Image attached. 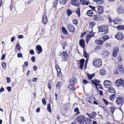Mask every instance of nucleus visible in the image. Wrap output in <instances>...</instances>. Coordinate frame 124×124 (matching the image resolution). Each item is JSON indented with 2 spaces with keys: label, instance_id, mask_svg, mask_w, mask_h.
<instances>
[{
  "label": "nucleus",
  "instance_id": "1",
  "mask_svg": "<svg viewBox=\"0 0 124 124\" xmlns=\"http://www.w3.org/2000/svg\"><path fill=\"white\" fill-rule=\"evenodd\" d=\"M93 65L96 67H99L102 65L101 61L99 59L94 60L93 62Z\"/></svg>",
  "mask_w": 124,
  "mask_h": 124
},
{
  "label": "nucleus",
  "instance_id": "2",
  "mask_svg": "<svg viewBox=\"0 0 124 124\" xmlns=\"http://www.w3.org/2000/svg\"><path fill=\"white\" fill-rule=\"evenodd\" d=\"M108 26H102L99 28V31L100 32H102L103 34H106L108 32Z\"/></svg>",
  "mask_w": 124,
  "mask_h": 124
},
{
  "label": "nucleus",
  "instance_id": "3",
  "mask_svg": "<svg viewBox=\"0 0 124 124\" xmlns=\"http://www.w3.org/2000/svg\"><path fill=\"white\" fill-rule=\"evenodd\" d=\"M77 120L80 124H83L85 123V118L84 116L81 115L77 117Z\"/></svg>",
  "mask_w": 124,
  "mask_h": 124
},
{
  "label": "nucleus",
  "instance_id": "4",
  "mask_svg": "<svg viewBox=\"0 0 124 124\" xmlns=\"http://www.w3.org/2000/svg\"><path fill=\"white\" fill-rule=\"evenodd\" d=\"M117 104L118 105H122L124 102V98L121 97H118L116 99Z\"/></svg>",
  "mask_w": 124,
  "mask_h": 124
},
{
  "label": "nucleus",
  "instance_id": "5",
  "mask_svg": "<svg viewBox=\"0 0 124 124\" xmlns=\"http://www.w3.org/2000/svg\"><path fill=\"white\" fill-rule=\"evenodd\" d=\"M103 84L105 88H108L111 86L112 83L110 81L105 80L104 81Z\"/></svg>",
  "mask_w": 124,
  "mask_h": 124
},
{
  "label": "nucleus",
  "instance_id": "6",
  "mask_svg": "<svg viewBox=\"0 0 124 124\" xmlns=\"http://www.w3.org/2000/svg\"><path fill=\"white\" fill-rule=\"evenodd\" d=\"M115 38L118 40H122L124 38L123 34L121 32H119L115 36Z\"/></svg>",
  "mask_w": 124,
  "mask_h": 124
},
{
  "label": "nucleus",
  "instance_id": "7",
  "mask_svg": "<svg viewBox=\"0 0 124 124\" xmlns=\"http://www.w3.org/2000/svg\"><path fill=\"white\" fill-rule=\"evenodd\" d=\"M108 19L110 22H113L115 24H119L120 23L121 20L119 19H116L114 20L111 19L110 18H109Z\"/></svg>",
  "mask_w": 124,
  "mask_h": 124
},
{
  "label": "nucleus",
  "instance_id": "8",
  "mask_svg": "<svg viewBox=\"0 0 124 124\" xmlns=\"http://www.w3.org/2000/svg\"><path fill=\"white\" fill-rule=\"evenodd\" d=\"M124 81L122 78H120L116 81L115 84L116 86H119L122 84Z\"/></svg>",
  "mask_w": 124,
  "mask_h": 124
},
{
  "label": "nucleus",
  "instance_id": "9",
  "mask_svg": "<svg viewBox=\"0 0 124 124\" xmlns=\"http://www.w3.org/2000/svg\"><path fill=\"white\" fill-rule=\"evenodd\" d=\"M67 28L69 31L71 32H73L75 31L74 27L71 24L68 25Z\"/></svg>",
  "mask_w": 124,
  "mask_h": 124
},
{
  "label": "nucleus",
  "instance_id": "10",
  "mask_svg": "<svg viewBox=\"0 0 124 124\" xmlns=\"http://www.w3.org/2000/svg\"><path fill=\"white\" fill-rule=\"evenodd\" d=\"M71 3L72 5L77 7L79 5V3L78 0H71Z\"/></svg>",
  "mask_w": 124,
  "mask_h": 124
},
{
  "label": "nucleus",
  "instance_id": "11",
  "mask_svg": "<svg viewBox=\"0 0 124 124\" xmlns=\"http://www.w3.org/2000/svg\"><path fill=\"white\" fill-rule=\"evenodd\" d=\"M86 114L89 117L91 118L94 117L96 115V112L94 111L92 112L91 114H89L87 113H86Z\"/></svg>",
  "mask_w": 124,
  "mask_h": 124
},
{
  "label": "nucleus",
  "instance_id": "12",
  "mask_svg": "<svg viewBox=\"0 0 124 124\" xmlns=\"http://www.w3.org/2000/svg\"><path fill=\"white\" fill-rule=\"evenodd\" d=\"M36 50L38 54H40L42 51L41 46L39 45H37L36 46Z\"/></svg>",
  "mask_w": 124,
  "mask_h": 124
},
{
  "label": "nucleus",
  "instance_id": "13",
  "mask_svg": "<svg viewBox=\"0 0 124 124\" xmlns=\"http://www.w3.org/2000/svg\"><path fill=\"white\" fill-rule=\"evenodd\" d=\"M118 47L115 48L114 49L113 53L114 57H115L117 56L118 52Z\"/></svg>",
  "mask_w": 124,
  "mask_h": 124
},
{
  "label": "nucleus",
  "instance_id": "14",
  "mask_svg": "<svg viewBox=\"0 0 124 124\" xmlns=\"http://www.w3.org/2000/svg\"><path fill=\"white\" fill-rule=\"evenodd\" d=\"M85 60L84 59H82L80 60V62L79 68L81 69H83V67L84 64Z\"/></svg>",
  "mask_w": 124,
  "mask_h": 124
},
{
  "label": "nucleus",
  "instance_id": "15",
  "mask_svg": "<svg viewBox=\"0 0 124 124\" xmlns=\"http://www.w3.org/2000/svg\"><path fill=\"white\" fill-rule=\"evenodd\" d=\"M94 42L96 44L99 45H102L103 44V42L101 39L100 40L96 39L94 41Z\"/></svg>",
  "mask_w": 124,
  "mask_h": 124
},
{
  "label": "nucleus",
  "instance_id": "16",
  "mask_svg": "<svg viewBox=\"0 0 124 124\" xmlns=\"http://www.w3.org/2000/svg\"><path fill=\"white\" fill-rule=\"evenodd\" d=\"M42 22L44 24H46L47 22V18L45 14H44L42 17Z\"/></svg>",
  "mask_w": 124,
  "mask_h": 124
},
{
  "label": "nucleus",
  "instance_id": "17",
  "mask_svg": "<svg viewBox=\"0 0 124 124\" xmlns=\"http://www.w3.org/2000/svg\"><path fill=\"white\" fill-rule=\"evenodd\" d=\"M79 44L81 47L83 48H84L85 47V41L83 39H82L80 40Z\"/></svg>",
  "mask_w": 124,
  "mask_h": 124
},
{
  "label": "nucleus",
  "instance_id": "18",
  "mask_svg": "<svg viewBox=\"0 0 124 124\" xmlns=\"http://www.w3.org/2000/svg\"><path fill=\"white\" fill-rule=\"evenodd\" d=\"M94 34H88L86 35V43H88L90 39L94 35Z\"/></svg>",
  "mask_w": 124,
  "mask_h": 124
},
{
  "label": "nucleus",
  "instance_id": "19",
  "mask_svg": "<svg viewBox=\"0 0 124 124\" xmlns=\"http://www.w3.org/2000/svg\"><path fill=\"white\" fill-rule=\"evenodd\" d=\"M101 39L103 43L107 40L108 39H109V37L108 35H105L101 37Z\"/></svg>",
  "mask_w": 124,
  "mask_h": 124
},
{
  "label": "nucleus",
  "instance_id": "20",
  "mask_svg": "<svg viewBox=\"0 0 124 124\" xmlns=\"http://www.w3.org/2000/svg\"><path fill=\"white\" fill-rule=\"evenodd\" d=\"M91 81L93 84L95 86L98 83H100V82L99 80H97L95 79H94L93 80H92Z\"/></svg>",
  "mask_w": 124,
  "mask_h": 124
},
{
  "label": "nucleus",
  "instance_id": "21",
  "mask_svg": "<svg viewBox=\"0 0 124 124\" xmlns=\"http://www.w3.org/2000/svg\"><path fill=\"white\" fill-rule=\"evenodd\" d=\"M98 12L99 14H101L103 12V7L101 6H98Z\"/></svg>",
  "mask_w": 124,
  "mask_h": 124
},
{
  "label": "nucleus",
  "instance_id": "22",
  "mask_svg": "<svg viewBox=\"0 0 124 124\" xmlns=\"http://www.w3.org/2000/svg\"><path fill=\"white\" fill-rule=\"evenodd\" d=\"M101 54L104 57L108 56L109 55L108 51H102L101 52Z\"/></svg>",
  "mask_w": 124,
  "mask_h": 124
},
{
  "label": "nucleus",
  "instance_id": "23",
  "mask_svg": "<svg viewBox=\"0 0 124 124\" xmlns=\"http://www.w3.org/2000/svg\"><path fill=\"white\" fill-rule=\"evenodd\" d=\"M92 120L87 118H86L85 124H92Z\"/></svg>",
  "mask_w": 124,
  "mask_h": 124
},
{
  "label": "nucleus",
  "instance_id": "24",
  "mask_svg": "<svg viewBox=\"0 0 124 124\" xmlns=\"http://www.w3.org/2000/svg\"><path fill=\"white\" fill-rule=\"evenodd\" d=\"M86 14L88 16H92L93 15V10H90L87 11Z\"/></svg>",
  "mask_w": 124,
  "mask_h": 124
},
{
  "label": "nucleus",
  "instance_id": "25",
  "mask_svg": "<svg viewBox=\"0 0 124 124\" xmlns=\"http://www.w3.org/2000/svg\"><path fill=\"white\" fill-rule=\"evenodd\" d=\"M86 0H82L80 1L82 4L88 5L89 4V1Z\"/></svg>",
  "mask_w": 124,
  "mask_h": 124
},
{
  "label": "nucleus",
  "instance_id": "26",
  "mask_svg": "<svg viewBox=\"0 0 124 124\" xmlns=\"http://www.w3.org/2000/svg\"><path fill=\"white\" fill-rule=\"evenodd\" d=\"M87 77L89 79H92L95 76V74L94 73L92 74H89L88 73L87 74Z\"/></svg>",
  "mask_w": 124,
  "mask_h": 124
},
{
  "label": "nucleus",
  "instance_id": "27",
  "mask_svg": "<svg viewBox=\"0 0 124 124\" xmlns=\"http://www.w3.org/2000/svg\"><path fill=\"white\" fill-rule=\"evenodd\" d=\"M106 71L104 69H101L100 71V74L101 75H104L106 74Z\"/></svg>",
  "mask_w": 124,
  "mask_h": 124
},
{
  "label": "nucleus",
  "instance_id": "28",
  "mask_svg": "<svg viewBox=\"0 0 124 124\" xmlns=\"http://www.w3.org/2000/svg\"><path fill=\"white\" fill-rule=\"evenodd\" d=\"M77 79L75 78H73L71 80L70 82V84H72L74 85V84H75L77 82Z\"/></svg>",
  "mask_w": 124,
  "mask_h": 124
},
{
  "label": "nucleus",
  "instance_id": "29",
  "mask_svg": "<svg viewBox=\"0 0 124 124\" xmlns=\"http://www.w3.org/2000/svg\"><path fill=\"white\" fill-rule=\"evenodd\" d=\"M108 92L110 93H114L115 92V90L112 87H111L109 88L108 89Z\"/></svg>",
  "mask_w": 124,
  "mask_h": 124
},
{
  "label": "nucleus",
  "instance_id": "30",
  "mask_svg": "<svg viewBox=\"0 0 124 124\" xmlns=\"http://www.w3.org/2000/svg\"><path fill=\"white\" fill-rule=\"evenodd\" d=\"M68 0H60V4L62 5H64L66 3Z\"/></svg>",
  "mask_w": 124,
  "mask_h": 124
},
{
  "label": "nucleus",
  "instance_id": "31",
  "mask_svg": "<svg viewBox=\"0 0 124 124\" xmlns=\"http://www.w3.org/2000/svg\"><path fill=\"white\" fill-rule=\"evenodd\" d=\"M122 8L121 7H119L117 9V12L118 13L120 14L121 13H122L123 11Z\"/></svg>",
  "mask_w": 124,
  "mask_h": 124
},
{
  "label": "nucleus",
  "instance_id": "32",
  "mask_svg": "<svg viewBox=\"0 0 124 124\" xmlns=\"http://www.w3.org/2000/svg\"><path fill=\"white\" fill-rule=\"evenodd\" d=\"M117 28L119 30H124V26L123 25H119Z\"/></svg>",
  "mask_w": 124,
  "mask_h": 124
},
{
  "label": "nucleus",
  "instance_id": "33",
  "mask_svg": "<svg viewBox=\"0 0 124 124\" xmlns=\"http://www.w3.org/2000/svg\"><path fill=\"white\" fill-rule=\"evenodd\" d=\"M62 55L66 59H67L68 57L67 53L65 51H63L62 53Z\"/></svg>",
  "mask_w": 124,
  "mask_h": 124
},
{
  "label": "nucleus",
  "instance_id": "34",
  "mask_svg": "<svg viewBox=\"0 0 124 124\" xmlns=\"http://www.w3.org/2000/svg\"><path fill=\"white\" fill-rule=\"evenodd\" d=\"M61 82H58L57 85H56V88L58 89H60L61 87Z\"/></svg>",
  "mask_w": 124,
  "mask_h": 124
},
{
  "label": "nucleus",
  "instance_id": "35",
  "mask_svg": "<svg viewBox=\"0 0 124 124\" xmlns=\"http://www.w3.org/2000/svg\"><path fill=\"white\" fill-rule=\"evenodd\" d=\"M86 100L87 101L89 102V103L93 104V101L92 99L88 98H87Z\"/></svg>",
  "mask_w": 124,
  "mask_h": 124
},
{
  "label": "nucleus",
  "instance_id": "36",
  "mask_svg": "<svg viewBox=\"0 0 124 124\" xmlns=\"http://www.w3.org/2000/svg\"><path fill=\"white\" fill-rule=\"evenodd\" d=\"M95 86L98 91V88H99L101 89H102V87L101 85V84H100L98 83L95 85Z\"/></svg>",
  "mask_w": 124,
  "mask_h": 124
},
{
  "label": "nucleus",
  "instance_id": "37",
  "mask_svg": "<svg viewBox=\"0 0 124 124\" xmlns=\"http://www.w3.org/2000/svg\"><path fill=\"white\" fill-rule=\"evenodd\" d=\"M62 29L63 32L64 34H68L67 31L64 27H62Z\"/></svg>",
  "mask_w": 124,
  "mask_h": 124
},
{
  "label": "nucleus",
  "instance_id": "38",
  "mask_svg": "<svg viewBox=\"0 0 124 124\" xmlns=\"http://www.w3.org/2000/svg\"><path fill=\"white\" fill-rule=\"evenodd\" d=\"M101 49V46H98L96 47L95 50L96 51H98L100 50Z\"/></svg>",
  "mask_w": 124,
  "mask_h": 124
},
{
  "label": "nucleus",
  "instance_id": "39",
  "mask_svg": "<svg viewBox=\"0 0 124 124\" xmlns=\"http://www.w3.org/2000/svg\"><path fill=\"white\" fill-rule=\"evenodd\" d=\"M47 109L50 113H51V112L50 105L49 104H47Z\"/></svg>",
  "mask_w": 124,
  "mask_h": 124
},
{
  "label": "nucleus",
  "instance_id": "40",
  "mask_svg": "<svg viewBox=\"0 0 124 124\" xmlns=\"http://www.w3.org/2000/svg\"><path fill=\"white\" fill-rule=\"evenodd\" d=\"M69 88L71 90H73L74 88V85L72 84H70V85L69 86Z\"/></svg>",
  "mask_w": 124,
  "mask_h": 124
},
{
  "label": "nucleus",
  "instance_id": "41",
  "mask_svg": "<svg viewBox=\"0 0 124 124\" xmlns=\"http://www.w3.org/2000/svg\"><path fill=\"white\" fill-rule=\"evenodd\" d=\"M76 12L78 16H79L80 15V9L79 8H78L76 10Z\"/></svg>",
  "mask_w": 124,
  "mask_h": 124
},
{
  "label": "nucleus",
  "instance_id": "42",
  "mask_svg": "<svg viewBox=\"0 0 124 124\" xmlns=\"http://www.w3.org/2000/svg\"><path fill=\"white\" fill-rule=\"evenodd\" d=\"M57 71V75L58 76L60 77H61L62 76V74L61 73V70H60V71Z\"/></svg>",
  "mask_w": 124,
  "mask_h": 124
},
{
  "label": "nucleus",
  "instance_id": "43",
  "mask_svg": "<svg viewBox=\"0 0 124 124\" xmlns=\"http://www.w3.org/2000/svg\"><path fill=\"white\" fill-rule=\"evenodd\" d=\"M67 13L68 16H70L72 14V13L70 10L68 9L67 10Z\"/></svg>",
  "mask_w": 124,
  "mask_h": 124
},
{
  "label": "nucleus",
  "instance_id": "44",
  "mask_svg": "<svg viewBox=\"0 0 124 124\" xmlns=\"http://www.w3.org/2000/svg\"><path fill=\"white\" fill-rule=\"evenodd\" d=\"M84 56L86 58H88V54L87 53L86 51H85L84 52Z\"/></svg>",
  "mask_w": 124,
  "mask_h": 124
},
{
  "label": "nucleus",
  "instance_id": "45",
  "mask_svg": "<svg viewBox=\"0 0 124 124\" xmlns=\"http://www.w3.org/2000/svg\"><path fill=\"white\" fill-rule=\"evenodd\" d=\"M95 24L94 22H92L90 23V28L92 29L93 28L94 25H95Z\"/></svg>",
  "mask_w": 124,
  "mask_h": 124
},
{
  "label": "nucleus",
  "instance_id": "46",
  "mask_svg": "<svg viewBox=\"0 0 124 124\" xmlns=\"http://www.w3.org/2000/svg\"><path fill=\"white\" fill-rule=\"evenodd\" d=\"M1 65L3 68L4 69H6V64L5 62H3L2 63Z\"/></svg>",
  "mask_w": 124,
  "mask_h": 124
},
{
  "label": "nucleus",
  "instance_id": "47",
  "mask_svg": "<svg viewBox=\"0 0 124 124\" xmlns=\"http://www.w3.org/2000/svg\"><path fill=\"white\" fill-rule=\"evenodd\" d=\"M118 68L120 72H123L124 71V69H123V67L122 66H119L118 67Z\"/></svg>",
  "mask_w": 124,
  "mask_h": 124
},
{
  "label": "nucleus",
  "instance_id": "48",
  "mask_svg": "<svg viewBox=\"0 0 124 124\" xmlns=\"http://www.w3.org/2000/svg\"><path fill=\"white\" fill-rule=\"evenodd\" d=\"M94 20L95 21H97L99 20V17L97 15H95L94 16Z\"/></svg>",
  "mask_w": 124,
  "mask_h": 124
},
{
  "label": "nucleus",
  "instance_id": "49",
  "mask_svg": "<svg viewBox=\"0 0 124 124\" xmlns=\"http://www.w3.org/2000/svg\"><path fill=\"white\" fill-rule=\"evenodd\" d=\"M115 96L114 94H113L112 95H111L110 96L109 99L111 101H113L114 99V97Z\"/></svg>",
  "mask_w": 124,
  "mask_h": 124
},
{
  "label": "nucleus",
  "instance_id": "50",
  "mask_svg": "<svg viewBox=\"0 0 124 124\" xmlns=\"http://www.w3.org/2000/svg\"><path fill=\"white\" fill-rule=\"evenodd\" d=\"M110 109L111 113L113 114L115 110V108L114 107H111L110 108Z\"/></svg>",
  "mask_w": 124,
  "mask_h": 124
},
{
  "label": "nucleus",
  "instance_id": "51",
  "mask_svg": "<svg viewBox=\"0 0 124 124\" xmlns=\"http://www.w3.org/2000/svg\"><path fill=\"white\" fill-rule=\"evenodd\" d=\"M79 110L78 108H75L74 109V111L75 112H77L76 114V115L78 114L79 113V112L78 111Z\"/></svg>",
  "mask_w": 124,
  "mask_h": 124
},
{
  "label": "nucleus",
  "instance_id": "52",
  "mask_svg": "<svg viewBox=\"0 0 124 124\" xmlns=\"http://www.w3.org/2000/svg\"><path fill=\"white\" fill-rule=\"evenodd\" d=\"M67 43L66 42H64L62 44V46L63 49H64L65 48V47L66 46Z\"/></svg>",
  "mask_w": 124,
  "mask_h": 124
},
{
  "label": "nucleus",
  "instance_id": "53",
  "mask_svg": "<svg viewBox=\"0 0 124 124\" xmlns=\"http://www.w3.org/2000/svg\"><path fill=\"white\" fill-rule=\"evenodd\" d=\"M73 23L74 24L77 25L78 23V21L77 19H74L73 21Z\"/></svg>",
  "mask_w": 124,
  "mask_h": 124
},
{
  "label": "nucleus",
  "instance_id": "54",
  "mask_svg": "<svg viewBox=\"0 0 124 124\" xmlns=\"http://www.w3.org/2000/svg\"><path fill=\"white\" fill-rule=\"evenodd\" d=\"M89 7L91 8L92 9V10L93 11V10L94 11H95V7H94V6H90V5L89 6Z\"/></svg>",
  "mask_w": 124,
  "mask_h": 124
},
{
  "label": "nucleus",
  "instance_id": "55",
  "mask_svg": "<svg viewBox=\"0 0 124 124\" xmlns=\"http://www.w3.org/2000/svg\"><path fill=\"white\" fill-rule=\"evenodd\" d=\"M42 103L44 105H46V102L45 101V98H43L42 100Z\"/></svg>",
  "mask_w": 124,
  "mask_h": 124
},
{
  "label": "nucleus",
  "instance_id": "56",
  "mask_svg": "<svg viewBox=\"0 0 124 124\" xmlns=\"http://www.w3.org/2000/svg\"><path fill=\"white\" fill-rule=\"evenodd\" d=\"M16 48L18 50L20 49V46L18 44H17L16 46Z\"/></svg>",
  "mask_w": 124,
  "mask_h": 124
},
{
  "label": "nucleus",
  "instance_id": "57",
  "mask_svg": "<svg viewBox=\"0 0 124 124\" xmlns=\"http://www.w3.org/2000/svg\"><path fill=\"white\" fill-rule=\"evenodd\" d=\"M55 67L57 71H60V70H61L58 66L57 65H56Z\"/></svg>",
  "mask_w": 124,
  "mask_h": 124
},
{
  "label": "nucleus",
  "instance_id": "58",
  "mask_svg": "<svg viewBox=\"0 0 124 124\" xmlns=\"http://www.w3.org/2000/svg\"><path fill=\"white\" fill-rule=\"evenodd\" d=\"M17 56L18 58L22 57H23V56L22 55V53H19L18 54Z\"/></svg>",
  "mask_w": 124,
  "mask_h": 124
},
{
  "label": "nucleus",
  "instance_id": "59",
  "mask_svg": "<svg viewBox=\"0 0 124 124\" xmlns=\"http://www.w3.org/2000/svg\"><path fill=\"white\" fill-rule=\"evenodd\" d=\"M111 45L110 43L107 42L106 44V47H109Z\"/></svg>",
  "mask_w": 124,
  "mask_h": 124
},
{
  "label": "nucleus",
  "instance_id": "60",
  "mask_svg": "<svg viewBox=\"0 0 124 124\" xmlns=\"http://www.w3.org/2000/svg\"><path fill=\"white\" fill-rule=\"evenodd\" d=\"M103 1L102 0H100L97 2V3L98 4H101L103 3Z\"/></svg>",
  "mask_w": 124,
  "mask_h": 124
},
{
  "label": "nucleus",
  "instance_id": "61",
  "mask_svg": "<svg viewBox=\"0 0 124 124\" xmlns=\"http://www.w3.org/2000/svg\"><path fill=\"white\" fill-rule=\"evenodd\" d=\"M88 58H87V59H86V61L85 63V68H86V67H87V64L88 63Z\"/></svg>",
  "mask_w": 124,
  "mask_h": 124
},
{
  "label": "nucleus",
  "instance_id": "62",
  "mask_svg": "<svg viewBox=\"0 0 124 124\" xmlns=\"http://www.w3.org/2000/svg\"><path fill=\"white\" fill-rule=\"evenodd\" d=\"M7 89L8 92H10L11 91V88L10 87L8 86L7 87Z\"/></svg>",
  "mask_w": 124,
  "mask_h": 124
},
{
  "label": "nucleus",
  "instance_id": "63",
  "mask_svg": "<svg viewBox=\"0 0 124 124\" xmlns=\"http://www.w3.org/2000/svg\"><path fill=\"white\" fill-rule=\"evenodd\" d=\"M83 83L85 84H86L87 83H88V82L86 80H83Z\"/></svg>",
  "mask_w": 124,
  "mask_h": 124
},
{
  "label": "nucleus",
  "instance_id": "64",
  "mask_svg": "<svg viewBox=\"0 0 124 124\" xmlns=\"http://www.w3.org/2000/svg\"><path fill=\"white\" fill-rule=\"evenodd\" d=\"M23 35H20L18 36V38L19 39H23Z\"/></svg>",
  "mask_w": 124,
  "mask_h": 124
}]
</instances>
